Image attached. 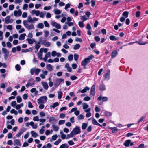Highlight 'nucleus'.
Listing matches in <instances>:
<instances>
[{
  "mask_svg": "<svg viewBox=\"0 0 148 148\" xmlns=\"http://www.w3.org/2000/svg\"><path fill=\"white\" fill-rule=\"evenodd\" d=\"M25 130L24 128H23L22 129H20L19 132L16 134V136L17 137H19L25 131Z\"/></svg>",
  "mask_w": 148,
  "mask_h": 148,
  "instance_id": "obj_9",
  "label": "nucleus"
},
{
  "mask_svg": "<svg viewBox=\"0 0 148 148\" xmlns=\"http://www.w3.org/2000/svg\"><path fill=\"white\" fill-rule=\"evenodd\" d=\"M54 12L56 14H59L61 13L60 11L57 9H54Z\"/></svg>",
  "mask_w": 148,
  "mask_h": 148,
  "instance_id": "obj_32",
  "label": "nucleus"
},
{
  "mask_svg": "<svg viewBox=\"0 0 148 148\" xmlns=\"http://www.w3.org/2000/svg\"><path fill=\"white\" fill-rule=\"evenodd\" d=\"M10 16H8L5 18V23L6 24H8L10 23Z\"/></svg>",
  "mask_w": 148,
  "mask_h": 148,
  "instance_id": "obj_21",
  "label": "nucleus"
},
{
  "mask_svg": "<svg viewBox=\"0 0 148 148\" xmlns=\"http://www.w3.org/2000/svg\"><path fill=\"white\" fill-rule=\"evenodd\" d=\"M83 22H82H82L79 21L78 23L79 25L81 27L83 28V27H84V26L83 23Z\"/></svg>",
  "mask_w": 148,
  "mask_h": 148,
  "instance_id": "obj_55",
  "label": "nucleus"
},
{
  "mask_svg": "<svg viewBox=\"0 0 148 148\" xmlns=\"http://www.w3.org/2000/svg\"><path fill=\"white\" fill-rule=\"evenodd\" d=\"M138 43L140 45H143L147 44V43L146 42L139 41Z\"/></svg>",
  "mask_w": 148,
  "mask_h": 148,
  "instance_id": "obj_61",
  "label": "nucleus"
},
{
  "mask_svg": "<svg viewBox=\"0 0 148 148\" xmlns=\"http://www.w3.org/2000/svg\"><path fill=\"white\" fill-rule=\"evenodd\" d=\"M118 54V52L114 50L112 51L111 54V57L112 58H114L116 55Z\"/></svg>",
  "mask_w": 148,
  "mask_h": 148,
  "instance_id": "obj_20",
  "label": "nucleus"
},
{
  "mask_svg": "<svg viewBox=\"0 0 148 148\" xmlns=\"http://www.w3.org/2000/svg\"><path fill=\"white\" fill-rule=\"evenodd\" d=\"M62 95L63 93L61 91L58 92V99H60L62 98Z\"/></svg>",
  "mask_w": 148,
  "mask_h": 148,
  "instance_id": "obj_35",
  "label": "nucleus"
},
{
  "mask_svg": "<svg viewBox=\"0 0 148 148\" xmlns=\"http://www.w3.org/2000/svg\"><path fill=\"white\" fill-rule=\"evenodd\" d=\"M77 78V77L75 75L72 76L70 77L71 79L72 80H75Z\"/></svg>",
  "mask_w": 148,
  "mask_h": 148,
  "instance_id": "obj_62",
  "label": "nucleus"
},
{
  "mask_svg": "<svg viewBox=\"0 0 148 148\" xmlns=\"http://www.w3.org/2000/svg\"><path fill=\"white\" fill-rule=\"evenodd\" d=\"M50 52H48L46 53L45 57L43 58V60L45 61H46L48 57H50Z\"/></svg>",
  "mask_w": 148,
  "mask_h": 148,
  "instance_id": "obj_18",
  "label": "nucleus"
},
{
  "mask_svg": "<svg viewBox=\"0 0 148 148\" xmlns=\"http://www.w3.org/2000/svg\"><path fill=\"white\" fill-rule=\"evenodd\" d=\"M40 44V42H38L37 43V44H36L35 45V48L36 49V50L37 51L38 50V49L40 48V45H39Z\"/></svg>",
  "mask_w": 148,
  "mask_h": 148,
  "instance_id": "obj_43",
  "label": "nucleus"
},
{
  "mask_svg": "<svg viewBox=\"0 0 148 148\" xmlns=\"http://www.w3.org/2000/svg\"><path fill=\"white\" fill-rule=\"evenodd\" d=\"M42 48H41L40 49L39 52L38 54V58H39L41 60H42V54L43 51L42 50Z\"/></svg>",
  "mask_w": 148,
  "mask_h": 148,
  "instance_id": "obj_17",
  "label": "nucleus"
},
{
  "mask_svg": "<svg viewBox=\"0 0 148 148\" xmlns=\"http://www.w3.org/2000/svg\"><path fill=\"white\" fill-rule=\"evenodd\" d=\"M110 39L111 40H117L118 39V38H116L113 35H111L109 37Z\"/></svg>",
  "mask_w": 148,
  "mask_h": 148,
  "instance_id": "obj_23",
  "label": "nucleus"
},
{
  "mask_svg": "<svg viewBox=\"0 0 148 148\" xmlns=\"http://www.w3.org/2000/svg\"><path fill=\"white\" fill-rule=\"evenodd\" d=\"M83 106V108L85 110L87 108L89 107V105L85 103H83L82 104Z\"/></svg>",
  "mask_w": 148,
  "mask_h": 148,
  "instance_id": "obj_30",
  "label": "nucleus"
},
{
  "mask_svg": "<svg viewBox=\"0 0 148 148\" xmlns=\"http://www.w3.org/2000/svg\"><path fill=\"white\" fill-rule=\"evenodd\" d=\"M131 143V140H127L125 141L123 143V145L125 147H129L130 146V144Z\"/></svg>",
  "mask_w": 148,
  "mask_h": 148,
  "instance_id": "obj_19",
  "label": "nucleus"
},
{
  "mask_svg": "<svg viewBox=\"0 0 148 148\" xmlns=\"http://www.w3.org/2000/svg\"><path fill=\"white\" fill-rule=\"evenodd\" d=\"M101 99L102 102L106 101L108 100V98L106 97H102L100 95L97 99V100L99 101H101Z\"/></svg>",
  "mask_w": 148,
  "mask_h": 148,
  "instance_id": "obj_8",
  "label": "nucleus"
},
{
  "mask_svg": "<svg viewBox=\"0 0 148 148\" xmlns=\"http://www.w3.org/2000/svg\"><path fill=\"white\" fill-rule=\"evenodd\" d=\"M81 19L82 20V22L87 20V18H86L85 16H81Z\"/></svg>",
  "mask_w": 148,
  "mask_h": 148,
  "instance_id": "obj_42",
  "label": "nucleus"
},
{
  "mask_svg": "<svg viewBox=\"0 0 148 148\" xmlns=\"http://www.w3.org/2000/svg\"><path fill=\"white\" fill-rule=\"evenodd\" d=\"M71 6V4L70 3H68L65 5L64 9L66 10L68 8L70 7Z\"/></svg>",
  "mask_w": 148,
  "mask_h": 148,
  "instance_id": "obj_63",
  "label": "nucleus"
},
{
  "mask_svg": "<svg viewBox=\"0 0 148 148\" xmlns=\"http://www.w3.org/2000/svg\"><path fill=\"white\" fill-rule=\"evenodd\" d=\"M110 129L112 130L113 133H115L117 132L118 130V129L117 128L115 127H110Z\"/></svg>",
  "mask_w": 148,
  "mask_h": 148,
  "instance_id": "obj_25",
  "label": "nucleus"
},
{
  "mask_svg": "<svg viewBox=\"0 0 148 148\" xmlns=\"http://www.w3.org/2000/svg\"><path fill=\"white\" fill-rule=\"evenodd\" d=\"M136 16L137 17H138L140 15V12L139 11H138L136 13Z\"/></svg>",
  "mask_w": 148,
  "mask_h": 148,
  "instance_id": "obj_58",
  "label": "nucleus"
},
{
  "mask_svg": "<svg viewBox=\"0 0 148 148\" xmlns=\"http://www.w3.org/2000/svg\"><path fill=\"white\" fill-rule=\"evenodd\" d=\"M100 90L102 91L106 89L105 85L103 84H102L100 85Z\"/></svg>",
  "mask_w": 148,
  "mask_h": 148,
  "instance_id": "obj_31",
  "label": "nucleus"
},
{
  "mask_svg": "<svg viewBox=\"0 0 148 148\" xmlns=\"http://www.w3.org/2000/svg\"><path fill=\"white\" fill-rule=\"evenodd\" d=\"M88 126V123H83L82 126V130H85Z\"/></svg>",
  "mask_w": 148,
  "mask_h": 148,
  "instance_id": "obj_27",
  "label": "nucleus"
},
{
  "mask_svg": "<svg viewBox=\"0 0 148 148\" xmlns=\"http://www.w3.org/2000/svg\"><path fill=\"white\" fill-rule=\"evenodd\" d=\"M80 133V127L76 126L73 128L70 134H69L67 136L66 139H69L70 137H73L75 135H77Z\"/></svg>",
  "mask_w": 148,
  "mask_h": 148,
  "instance_id": "obj_1",
  "label": "nucleus"
},
{
  "mask_svg": "<svg viewBox=\"0 0 148 148\" xmlns=\"http://www.w3.org/2000/svg\"><path fill=\"white\" fill-rule=\"evenodd\" d=\"M52 126L54 131H57L59 130V127L58 126H56L55 125L53 124L52 125Z\"/></svg>",
  "mask_w": 148,
  "mask_h": 148,
  "instance_id": "obj_29",
  "label": "nucleus"
},
{
  "mask_svg": "<svg viewBox=\"0 0 148 148\" xmlns=\"http://www.w3.org/2000/svg\"><path fill=\"white\" fill-rule=\"evenodd\" d=\"M91 99V98L88 96H87L85 97L84 99V100L85 101H88Z\"/></svg>",
  "mask_w": 148,
  "mask_h": 148,
  "instance_id": "obj_47",
  "label": "nucleus"
},
{
  "mask_svg": "<svg viewBox=\"0 0 148 148\" xmlns=\"http://www.w3.org/2000/svg\"><path fill=\"white\" fill-rule=\"evenodd\" d=\"M73 58V56L72 54L70 55L68 57V59L69 61H72Z\"/></svg>",
  "mask_w": 148,
  "mask_h": 148,
  "instance_id": "obj_49",
  "label": "nucleus"
},
{
  "mask_svg": "<svg viewBox=\"0 0 148 148\" xmlns=\"http://www.w3.org/2000/svg\"><path fill=\"white\" fill-rule=\"evenodd\" d=\"M41 83L44 88L45 90L47 89L49 87L47 83L44 82H42Z\"/></svg>",
  "mask_w": 148,
  "mask_h": 148,
  "instance_id": "obj_16",
  "label": "nucleus"
},
{
  "mask_svg": "<svg viewBox=\"0 0 148 148\" xmlns=\"http://www.w3.org/2000/svg\"><path fill=\"white\" fill-rule=\"evenodd\" d=\"M16 101H13L11 105L13 107H14L16 105Z\"/></svg>",
  "mask_w": 148,
  "mask_h": 148,
  "instance_id": "obj_64",
  "label": "nucleus"
},
{
  "mask_svg": "<svg viewBox=\"0 0 148 148\" xmlns=\"http://www.w3.org/2000/svg\"><path fill=\"white\" fill-rule=\"evenodd\" d=\"M54 84L56 88L58 87L62 82H64V80L62 78H55L54 80Z\"/></svg>",
  "mask_w": 148,
  "mask_h": 148,
  "instance_id": "obj_5",
  "label": "nucleus"
},
{
  "mask_svg": "<svg viewBox=\"0 0 148 148\" xmlns=\"http://www.w3.org/2000/svg\"><path fill=\"white\" fill-rule=\"evenodd\" d=\"M28 43L30 44H32L34 43V41L32 40L30 38H27V39Z\"/></svg>",
  "mask_w": 148,
  "mask_h": 148,
  "instance_id": "obj_44",
  "label": "nucleus"
},
{
  "mask_svg": "<svg viewBox=\"0 0 148 148\" xmlns=\"http://www.w3.org/2000/svg\"><path fill=\"white\" fill-rule=\"evenodd\" d=\"M49 121L52 124L55 123L56 120L54 117H50L49 120Z\"/></svg>",
  "mask_w": 148,
  "mask_h": 148,
  "instance_id": "obj_14",
  "label": "nucleus"
},
{
  "mask_svg": "<svg viewBox=\"0 0 148 148\" xmlns=\"http://www.w3.org/2000/svg\"><path fill=\"white\" fill-rule=\"evenodd\" d=\"M59 105V103L58 102H56L54 103L53 104L52 106H51L50 107H52L53 109H54L55 107L58 106Z\"/></svg>",
  "mask_w": 148,
  "mask_h": 148,
  "instance_id": "obj_37",
  "label": "nucleus"
},
{
  "mask_svg": "<svg viewBox=\"0 0 148 148\" xmlns=\"http://www.w3.org/2000/svg\"><path fill=\"white\" fill-rule=\"evenodd\" d=\"M80 47V45L79 44H76L73 47V49L75 50H77Z\"/></svg>",
  "mask_w": 148,
  "mask_h": 148,
  "instance_id": "obj_36",
  "label": "nucleus"
},
{
  "mask_svg": "<svg viewBox=\"0 0 148 148\" xmlns=\"http://www.w3.org/2000/svg\"><path fill=\"white\" fill-rule=\"evenodd\" d=\"M24 21H27L28 23L29 22V23H33V21L32 19V18L30 16H29L28 17V20H25Z\"/></svg>",
  "mask_w": 148,
  "mask_h": 148,
  "instance_id": "obj_33",
  "label": "nucleus"
},
{
  "mask_svg": "<svg viewBox=\"0 0 148 148\" xmlns=\"http://www.w3.org/2000/svg\"><path fill=\"white\" fill-rule=\"evenodd\" d=\"M26 36V34L23 33L21 34L19 37V39L20 40H23L25 39V37Z\"/></svg>",
  "mask_w": 148,
  "mask_h": 148,
  "instance_id": "obj_22",
  "label": "nucleus"
},
{
  "mask_svg": "<svg viewBox=\"0 0 148 148\" xmlns=\"http://www.w3.org/2000/svg\"><path fill=\"white\" fill-rule=\"evenodd\" d=\"M37 27L41 29H42L44 27V25L42 23H40L37 25Z\"/></svg>",
  "mask_w": 148,
  "mask_h": 148,
  "instance_id": "obj_38",
  "label": "nucleus"
},
{
  "mask_svg": "<svg viewBox=\"0 0 148 148\" xmlns=\"http://www.w3.org/2000/svg\"><path fill=\"white\" fill-rule=\"evenodd\" d=\"M44 32L45 34L44 36L46 38H47L49 34V32L48 31L46 30L44 31Z\"/></svg>",
  "mask_w": 148,
  "mask_h": 148,
  "instance_id": "obj_45",
  "label": "nucleus"
},
{
  "mask_svg": "<svg viewBox=\"0 0 148 148\" xmlns=\"http://www.w3.org/2000/svg\"><path fill=\"white\" fill-rule=\"evenodd\" d=\"M17 102L18 103H20L22 101V99L20 96H17L16 97Z\"/></svg>",
  "mask_w": 148,
  "mask_h": 148,
  "instance_id": "obj_41",
  "label": "nucleus"
},
{
  "mask_svg": "<svg viewBox=\"0 0 148 148\" xmlns=\"http://www.w3.org/2000/svg\"><path fill=\"white\" fill-rule=\"evenodd\" d=\"M23 23L25 27L28 30L34 29V25L32 24L28 23L27 21H23Z\"/></svg>",
  "mask_w": 148,
  "mask_h": 148,
  "instance_id": "obj_3",
  "label": "nucleus"
},
{
  "mask_svg": "<svg viewBox=\"0 0 148 148\" xmlns=\"http://www.w3.org/2000/svg\"><path fill=\"white\" fill-rule=\"evenodd\" d=\"M31 13L33 15L35 14L36 16H38L40 14V11L39 10H34L31 11Z\"/></svg>",
  "mask_w": 148,
  "mask_h": 148,
  "instance_id": "obj_11",
  "label": "nucleus"
},
{
  "mask_svg": "<svg viewBox=\"0 0 148 148\" xmlns=\"http://www.w3.org/2000/svg\"><path fill=\"white\" fill-rule=\"evenodd\" d=\"M65 121L64 120H60L59 121L58 124L60 125H62L65 123Z\"/></svg>",
  "mask_w": 148,
  "mask_h": 148,
  "instance_id": "obj_56",
  "label": "nucleus"
},
{
  "mask_svg": "<svg viewBox=\"0 0 148 148\" xmlns=\"http://www.w3.org/2000/svg\"><path fill=\"white\" fill-rule=\"evenodd\" d=\"M94 39L97 42H99L100 40V38L98 36H96L94 37Z\"/></svg>",
  "mask_w": 148,
  "mask_h": 148,
  "instance_id": "obj_54",
  "label": "nucleus"
},
{
  "mask_svg": "<svg viewBox=\"0 0 148 148\" xmlns=\"http://www.w3.org/2000/svg\"><path fill=\"white\" fill-rule=\"evenodd\" d=\"M47 100V97L46 96H41L37 99L38 104L45 103Z\"/></svg>",
  "mask_w": 148,
  "mask_h": 148,
  "instance_id": "obj_4",
  "label": "nucleus"
},
{
  "mask_svg": "<svg viewBox=\"0 0 148 148\" xmlns=\"http://www.w3.org/2000/svg\"><path fill=\"white\" fill-rule=\"evenodd\" d=\"M32 136L34 138H36L38 136V134L34 131H32L31 132Z\"/></svg>",
  "mask_w": 148,
  "mask_h": 148,
  "instance_id": "obj_24",
  "label": "nucleus"
},
{
  "mask_svg": "<svg viewBox=\"0 0 148 148\" xmlns=\"http://www.w3.org/2000/svg\"><path fill=\"white\" fill-rule=\"evenodd\" d=\"M2 50L4 54V58L5 60H7L9 56V52L5 48H3Z\"/></svg>",
  "mask_w": 148,
  "mask_h": 148,
  "instance_id": "obj_6",
  "label": "nucleus"
},
{
  "mask_svg": "<svg viewBox=\"0 0 148 148\" xmlns=\"http://www.w3.org/2000/svg\"><path fill=\"white\" fill-rule=\"evenodd\" d=\"M22 12L21 10H19L18 11L15 10L14 12V15L16 16H19L21 15Z\"/></svg>",
  "mask_w": 148,
  "mask_h": 148,
  "instance_id": "obj_10",
  "label": "nucleus"
},
{
  "mask_svg": "<svg viewBox=\"0 0 148 148\" xmlns=\"http://www.w3.org/2000/svg\"><path fill=\"white\" fill-rule=\"evenodd\" d=\"M84 117V115L80 114L77 117V118L78 120H81L83 119Z\"/></svg>",
  "mask_w": 148,
  "mask_h": 148,
  "instance_id": "obj_39",
  "label": "nucleus"
},
{
  "mask_svg": "<svg viewBox=\"0 0 148 148\" xmlns=\"http://www.w3.org/2000/svg\"><path fill=\"white\" fill-rule=\"evenodd\" d=\"M74 59L75 61H77L78 58L79 56L76 54H74Z\"/></svg>",
  "mask_w": 148,
  "mask_h": 148,
  "instance_id": "obj_53",
  "label": "nucleus"
},
{
  "mask_svg": "<svg viewBox=\"0 0 148 148\" xmlns=\"http://www.w3.org/2000/svg\"><path fill=\"white\" fill-rule=\"evenodd\" d=\"M94 58L93 55H91L89 56L88 58H85L83 60L81 63L82 66L84 68H86V65L89 64L90 62V60Z\"/></svg>",
  "mask_w": 148,
  "mask_h": 148,
  "instance_id": "obj_2",
  "label": "nucleus"
},
{
  "mask_svg": "<svg viewBox=\"0 0 148 148\" xmlns=\"http://www.w3.org/2000/svg\"><path fill=\"white\" fill-rule=\"evenodd\" d=\"M43 103H40L38 104L39 105V108L40 109H43L44 107V105L43 104Z\"/></svg>",
  "mask_w": 148,
  "mask_h": 148,
  "instance_id": "obj_52",
  "label": "nucleus"
},
{
  "mask_svg": "<svg viewBox=\"0 0 148 148\" xmlns=\"http://www.w3.org/2000/svg\"><path fill=\"white\" fill-rule=\"evenodd\" d=\"M15 68L16 70L18 71H19L21 69V66L18 64L16 65L15 66Z\"/></svg>",
  "mask_w": 148,
  "mask_h": 148,
  "instance_id": "obj_46",
  "label": "nucleus"
},
{
  "mask_svg": "<svg viewBox=\"0 0 148 148\" xmlns=\"http://www.w3.org/2000/svg\"><path fill=\"white\" fill-rule=\"evenodd\" d=\"M128 14L129 12L127 11H125L122 14L123 15L125 18H127L128 17Z\"/></svg>",
  "mask_w": 148,
  "mask_h": 148,
  "instance_id": "obj_26",
  "label": "nucleus"
},
{
  "mask_svg": "<svg viewBox=\"0 0 148 148\" xmlns=\"http://www.w3.org/2000/svg\"><path fill=\"white\" fill-rule=\"evenodd\" d=\"M69 146L66 144H64L60 146L59 148H68Z\"/></svg>",
  "mask_w": 148,
  "mask_h": 148,
  "instance_id": "obj_34",
  "label": "nucleus"
},
{
  "mask_svg": "<svg viewBox=\"0 0 148 148\" xmlns=\"http://www.w3.org/2000/svg\"><path fill=\"white\" fill-rule=\"evenodd\" d=\"M46 42L47 39L46 38H42V37L40 38L39 42L41 43L42 45H45V43Z\"/></svg>",
  "mask_w": 148,
  "mask_h": 148,
  "instance_id": "obj_13",
  "label": "nucleus"
},
{
  "mask_svg": "<svg viewBox=\"0 0 148 148\" xmlns=\"http://www.w3.org/2000/svg\"><path fill=\"white\" fill-rule=\"evenodd\" d=\"M57 137L58 136L57 135H55L53 136H52V138L50 139V141H51L52 139L54 140H55L56 139Z\"/></svg>",
  "mask_w": 148,
  "mask_h": 148,
  "instance_id": "obj_48",
  "label": "nucleus"
},
{
  "mask_svg": "<svg viewBox=\"0 0 148 148\" xmlns=\"http://www.w3.org/2000/svg\"><path fill=\"white\" fill-rule=\"evenodd\" d=\"M90 88L88 87H86L84 88L82 90H79L78 91V93L81 92L82 93H84L86 92L87 90H89Z\"/></svg>",
  "mask_w": 148,
  "mask_h": 148,
  "instance_id": "obj_12",
  "label": "nucleus"
},
{
  "mask_svg": "<svg viewBox=\"0 0 148 148\" xmlns=\"http://www.w3.org/2000/svg\"><path fill=\"white\" fill-rule=\"evenodd\" d=\"M47 69L50 71H51L53 70L52 66L51 64H49L47 65Z\"/></svg>",
  "mask_w": 148,
  "mask_h": 148,
  "instance_id": "obj_28",
  "label": "nucleus"
},
{
  "mask_svg": "<svg viewBox=\"0 0 148 148\" xmlns=\"http://www.w3.org/2000/svg\"><path fill=\"white\" fill-rule=\"evenodd\" d=\"M41 70L39 69H36L35 70V74L36 75H38L40 71Z\"/></svg>",
  "mask_w": 148,
  "mask_h": 148,
  "instance_id": "obj_40",
  "label": "nucleus"
},
{
  "mask_svg": "<svg viewBox=\"0 0 148 148\" xmlns=\"http://www.w3.org/2000/svg\"><path fill=\"white\" fill-rule=\"evenodd\" d=\"M99 23V22L97 20H95L94 25V27H97Z\"/></svg>",
  "mask_w": 148,
  "mask_h": 148,
  "instance_id": "obj_59",
  "label": "nucleus"
},
{
  "mask_svg": "<svg viewBox=\"0 0 148 148\" xmlns=\"http://www.w3.org/2000/svg\"><path fill=\"white\" fill-rule=\"evenodd\" d=\"M92 123L93 124L96 125H97V124H98V122L94 118L92 119Z\"/></svg>",
  "mask_w": 148,
  "mask_h": 148,
  "instance_id": "obj_51",
  "label": "nucleus"
},
{
  "mask_svg": "<svg viewBox=\"0 0 148 148\" xmlns=\"http://www.w3.org/2000/svg\"><path fill=\"white\" fill-rule=\"evenodd\" d=\"M35 81L33 79L31 78L28 81V82L26 85V86L27 88L29 87V86H31L35 84Z\"/></svg>",
  "mask_w": 148,
  "mask_h": 148,
  "instance_id": "obj_7",
  "label": "nucleus"
},
{
  "mask_svg": "<svg viewBox=\"0 0 148 148\" xmlns=\"http://www.w3.org/2000/svg\"><path fill=\"white\" fill-rule=\"evenodd\" d=\"M22 97L23 99L24 100H25L27 99L28 96L27 94H25L23 95Z\"/></svg>",
  "mask_w": 148,
  "mask_h": 148,
  "instance_id": "obj_60",
  "label": "nucleus"
},
{
  "mask_svg": "<svg viewBox=\"0 0 148 148\" xmlns=\"http://www.w3.org/2000/svg\"><path fill=\"white\" fill-rule=\"evenodd\" d=\"M90 3H91L92 6L93 7L95 5V2L94 0H91Z\"/></svg>",
  "mask_w": 148,
  "mask_h": 148,
  "instance_id": "obj_57",
  "label": "nucleus"
},
{
  "mask_svg": "<svg viewBox=\"0 0 148 148\" xmlns=\"http://www.w3.org/2000/svg\"><path fill=\"white\" fill-rule=\"evenodd\" d=\"M61 141L60 139H59L57 140L54 142V144L56 145H58Z\"/></svg>",
  "mask_w": 148,
  "mask_h": 148,
  "instance_id": "obj_50",
  "label": "nucleus"
},
{
  "mask_svg": "<svg viewBox=\"0 0 148 148\" xmlns=\"http://www.w3.org/2000/svg\"><path fill=\"white\" fill-rule=\"evenodd\" d=\"M110 71L108 70L107 73H106L105 75V79L106 80H108L110 78Z\"/></svg>",
  "mask_w": 148,
  "mask_h": 148,
  "instance_id": "obj_15",
  "label": "nucleus"
}]
</instances>
